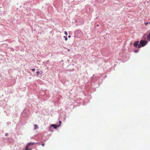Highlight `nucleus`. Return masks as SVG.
Instances as JSON below:
<instances>
[{
  "label": "nucleus",
  "mask_w": 150,
  "mask_h": 150,
  "mask_svg": "<svg viewBox=\"0 0 150 150\" xmlns=\"http://www.w3.org/2000/svg\"><path fill=\"white\" fill-rule=\"evenodd\" d=\"M138 50H136L135 51V52L136 53H137V52H138Z\"/></svg>",
  "instance_id": "obj_14"
},
{
  "label": "nucleus",
  "mask_w": 150,
  "mask_h": 150,
  "mask_svg": "<svg viewBox=\"0 0 150 150\" xmlns=\"http://www.w3.org/2000/svg\"><path fill=\"white\" fill-rule=\"evenodd\" d=\"M147 40L149 41H150V33L147 36Z\"/></svg>",
  "instance_id": "obj_5"
},
{
  "label": "nucleus",
  "mask_w": 150,
  "mask_h": 150,
  "mask_svg": "<svg viewBox=\"0 0 150 150\" xmlns=\"http://www.w3.org/2000/svg\"><path fill=\"white\" fill-rule=\"evenodd\" d=\"M35 144V143H34L31 142H30V143H28L27 145H28V146H29L30 145H33L34 144Z\"/></svg>",
  "instance_id": "obj_4"
},
{
  "label": "nucleus",
  "mask_w": 150,
  "mask_h": 150,
  "mask_svg": "<svg viewBox=\"0 0 150 150\" xmlns=\"http://www.w3.org/2000/svg\"><path fill=\"white\" fill-rule=\"evenodd\" d=\"M34 126H35V129H36L38 128V127L37 126V125H34Z\"/></svg>",
  "instance_id": "obj_8"
},
{
  "label": "nucleus",
  "mask_w": 150,
  "mask_h": 150,
  "mask_svg": "<svg viewBox=\"0 0 150 150\" xmlns=\"http://www.w3.org/2000/svg\"><path fill=\"white\" fill-rule=\"evenodd\" d=\"M68 37L69 38H70L71 37V36L70 35H69Z\"/></svg>",
  "instance_id": "obj_15"
},
{
  "label": "nucleus",
  "mask_w": 150,
  "mask_h": 150,
  "mask_svg": "<svg viewBox=\"0 0 150 150\" xmlns=\"http://www.w3.org/2000/svg\"><path fill=\"white\" fill-rule=\"evenodd\" d=\"M31 70L32 71H35V69H31Z\"/></svg>",
  "instance_id": "obj_12"
},
{
  "label": "nucleus",
  "mask_w": 150,
  "mask_h": 150,
  "mask_svg": "<svg viewBox=\"0 0 150 150\" xmlns=\"http://www.w3.org/2000/svg\"><path fill=\"white\" fill-rule=\"evenodd\" d=\"M148 23L150 24V22H147L144 23V24L146 26L148 25Z\"/></svg>",
  "instance_id": "obj_6"
},
{
  "label": "nucleus",
  "mask_w": 150,
  "mask_h": 150,
  "mask_svg": "<svg viewBox=\"0 0 150 150\" xmlns=\"http://www.w3.org/2000/svg\"><path fill=\"white\" fill-rule=\"evenodd\" d=\"M28 145H27L26 146L25 150H31V149H28Z\"/></svg>",
  "instance_id": "obj_7"
},
{
  "label": "nucleus",
  "mask_w": 150,
  "mask_h": 150,
  "mask_svg": "<svg viewBox=\"0 0 150 150\" xmlns=\"http://www.w3.org/2000/svg\"><path fill=\"white\" fill-rule=\"evenodd\" d=\"M147 43V41L146 40H141L140 42L139 45L138 46V48H140L144 46Z\"/></svg>",
  "instance_id": "obj_1"
},
{
  "label": "nucleus",
  "mask_w": 150,
  "mask_h": 150,
  "mask_svg": "<svg viewBox=\"0 0 150 150\" xmlns=\"http://www.w3.org/2000/svg\"><path fill=\"white\" fill-rule=\"evenodd\" d=\"M64 38H65V40L66 41H67V36H64Z\"/></svg>",
  "instance_id": "obj_9"
},
{
  "label": "nucleus",
  "mask_w": 150,
  "mask_h": 150,
  "mask_svg": "<svg viewBox=\"0 0 150 150\" xmlns=\"http://www.w3.org/2000/svg\"><path fill=\"white\" fill-rule=\"evenodd\" d=\"M68 50V51H69H69H70V50H69V49H68V50Z\"/></svg>",
  "instance_id": "obj_16"
},
{
  "label": "nucleus",
  "mask_w": 150,
  "mask_h": 150,
  "mask_svg": "<svg viewBox=\"0 0 150 150\" xmlns=\"http://www.w3.org/2000/svg\"><path fill=\"white\" fill-rule=\"evenodd\" d=\"M60 125L58 126H57L54 124H52V125H51V126L52 127H53L54 129H56L57 128L58 126H60Z\"/></svg>",
  "instance_id": "obj_2"
},
{
  "label": "nucleus",
  "mask_w": 150,
  "mask_h": 150,
  "mask_svg": "<svg viewBox=\"0 0 150 150\" xmlns=\"http://www.w3.org/2000/svg\"><path fill=\"white\" fill-rule=\"evenodd\" d=\"M97 26H99V25H98V24L97 25Z\"/></svg>",
  "instance_id": "obj_18"
},
{
  "label": "nucleus",
  "mask_w": 150,
  "mask_h": 150,
  "mask_svg": "<svg viewBox=\"0 0 150 150\" xmlns=\"http://www.w3.org/2000/svg\"><path fill=\"white\" fill-rule=\"evenodd\" d=\"M45 144L44 143H43L42 144V145L43 146H45Z\"/></svg>",
  "instance_id": "obj_13"
},
{
  "label": "nucleus",
  "mask_w": 150,
  "mask_h": 150,
  "mask_svg": "<svg viewBox=\"0 0 150 150\" xmlns=\"http://www.w3.org/2000/svg\"><path fill=\"white\" fill-rule=\"evenodd\" d=\"M59 123L60 124L61 123V121H59Z\"/></svg>",
  "instance_id": "obj_17"
},
{
  "label": "nucleus",
  "mask_w": 150,
  "mask_h": 150,
  "mask_svg": "<svg viewBox=\"0 0 150 150\" xmlns=\"http://www.w3.org/2000/svg\"><path fill=\"white\" fill-rule=\"evenodd\" d=\"M64 33L66 36L67 35V31H65Z\"/></svg>",
  "instance_id": "obj_10"
},
{
  "label": "nucleus",
  "mask_w": 150,
  "mask_h": 150,
  "mask_svg": "<svg viewBox=\"0 0 150 150\" xmlns=\"http://www.w3.org/2000/svg\"><path fill=\"white\" fill-rule=\"evenodd\" d=\"M139 41H137L136 42H135L134 43V45L135 47H137L138 45V43H139Z\"/></svg>",
  "instance_id": "obj_3"
},
{
  "label": "nucleus",
  "mask_w": 150,
  "mask_h": 150,
  "mask_svg": "<svg viewBox=\"0 0 150 150\" xmlns=\"http://www.w3.org/2000/svg\"><path fill=\"white\" fill-rule=\"evenodd\" d=\"M36 73H37V75L38 76L39 74V71H37Z\"/></svg>",
  "instance_id": "obj_11"
}]
</instances>
